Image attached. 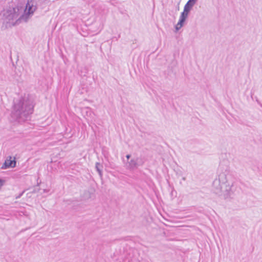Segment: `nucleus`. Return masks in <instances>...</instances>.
Here are the masks:
<instances>
[{"label":"nucleus","instance_id":"nucleus-16","mask_svg":"<svg viewBox=\"0 0 262 262\" xmlns=\"http://www.w3.org/2000/svg\"><path fill=\"white\" fill-rule=\"evenodd\" d=\"M183 180H185V178H183Z\"/></svg>","mask_w":262,"mask_h":262},{"label":"nucleus","instance_id":"nucleus-2","mask_svg":"<svg viewBox=\"0 0 262 262\" xmlns=\"http://www.w3.org/2000/svg\"><path fill=\"white\" fill-rule=\"evenodd\" d=\"M234 179L231 173L228 165L220 163L218 168L217 178L212 183V190L214 193L223 195L225 199L232 198L234 192Z\"/></svg>","mask_w":262,"mask_h":262},{"label":"nucleus","instance_id":"nucleus-5","mask_svg":"<svg viewBox=\"0 0 262 262\" xmlns=\"http://www.w3.org/2000/svg\"><path fill=\"white\" fill-rule=\"evenodd\" d=\"M16 165V160L15 157L8 156L6 160L5 161L3 165L1 166V169H7L9 168H14Z\"/></svg>","mask_w":262,"mask_h":262},{"label":"nucleus","instance_id":"nucleus-6","mask_svg":"<svg viewBox=\"0 0 262 262\" xmlns=\"http://www.w3.org/2000/svg\"><path fill=\"white\" fill-rule=\"evenodd\" d=\"M188 16V15L183 12L181 13L179 21L175 26V29L176 31H178L182 27H183Z\"/></svg>","mask_w":262,"mask_h":262},{"label":"nucleus","instance_id":"nucleus-12","mask_svg":"<svg viewBox=\"0 0 262 262\" xmlns=\"http://www.w3.org/2000/svg\"><path fill=\"white\" fill-rule=\"evenodd\" d=\"M188 1L195 4L197 2V0H188Z\"/></svg>","mask_w":262,"mask_h":262},{"label":"nucleus","instance_id":"nucleus-14","mask_svg":"<svg viewBox=\"0 0 262 262\" xmlns=\"http://www.w3.org/2000/svg\"><path fill=\"white\" fill-rule=\"evenodd\" d=\"M4 183H5V180L1 179V187L4 185Z\"/></svg>","mask_w":262,"mask_h":262},{"label":"nucleus","instance_id":"nucleus-15","mask_svg":"<svg viewBox=\"0 0 262 262\" xmlns=\"http://www.w3.org/2000/svg\"><path fill=\"white\" fill-rule=\"evenodd\" d=\"M39 185V183L38 182H37V186H38Z\"/></svg>","mask_w":262,"mask_h":262},{"label":"nucleus","instance_id":"nucleus-4","mask_svg":"<svg viewBox=\"0 0 262 262\" xmlns=\"http://www.w3.org/2000/svg\"><path fill=\"white\" fill-rule=\"evenodd\" d=\"M145 163V159L143 157H138L132 159L126 164V167L130 170H134L139 166H142Z\"/></svg>","mask_w":262,"mask_h":262},{"label":"nucleus","instance_id":"nucleus-3","mask_svg":"<svg viewBox=\"0 0 262 262\" xmlns=\"http://www.w3.org/2000/svg\"><path fill=\"white\" fill-rule=\"evenodd\" d=\"M34 106L33 101L28 96L25 95L14 100L11 113V121L23 123L30 120L34 111Z\"/></svg>","mask_w":262,"mask_h":262},{"label":"nucleus","instance_id":"nucleus-13","mask_svg":"<svg viewBox=\"0 0 262 262\" xmlns=\"http://www.w3.org/2000/svg\"><path fill=\"white\" fill-rule=\"evenodd\" d=\"M130 157H131L130 155H129V154H128L126 156V158H127V160H129V158H130Z\"/></svg>","mask_w":262,"mask_h":262},{"label":"nucleus","instance_id":"nucleus-11","mask_svg":"<svg viewBox=\"0 0 262 262\" xmlns=\"http://www.w3.org/2000/svg\"><path fill=\"white\" fill-rule=\"evenodd\" d=\"M25 191H26V190H23L21 193H20L18 195H17L15 197L16 199H19L23 195V194L24 193Z\"/></svg>","mask_w":262,"mask_h":262},{"label":"nucleus","instance_id":"nucleus-7","mask_svg":"<svg viewBox=\"0 0 262 262\" xmlns=\"http://www.w3.org/2000/svg\"><path fill=\"white\" fill-rule=\"evenodd\" d=\"M95 189L93 188H90L84 191L83 196L84 199L92 198L94 196Z\"/></svg>","mask_w":262,"mask_h":262},{"label":"nucleus","instance_id":"nucleus-9","mask_svg":"<svg viewBox=\"0 0 262 262\" xmlns=\"http://www.w3.org/2000/svg\"><path fill=\"white\" fill-rule=\"evenodd\" d=\"M102 168L103 165L99 162L96 163L95 168L99 173L100 178H102Z\"/></svg>","mask_w":262,"mask_h":262},{"label":"nucleus","instance_id":"nucleus-10","mask_svg":"<svg viewBox=\"0 0 262 262\" xmlns=\"http://www.w3.org/2000/svg\"><path fill=\"white\" fill-rule=\"evenodd\" d=\"M39 189H38L37 190L35 188H34L33 189V190L31 192H30L29 193H27V195H29L30 193H36V192L39 191Z\"/></svg>","mask_w":262,"mask_h":262},{"label":"nucleus","instance_id":"nucleus-1","mask_svg":"<svg viewBox=\"0 0 262 262\" xmlns=\"http://www.w3.org/2000/svg\"><path fill=\"white\" fill-rule=\"evenodd\" d=\"M37 9L35 0H28L24 8V4H18L17 6L9 7L4 9L3 14V24L6 27H11L19 24L21 21L27 22Z\"/></svg>","mask_w":262,"mask_h":262},{"label":"nucleus","instance_id":"nucleus-8","mask_svg":"<svg viewBox=\"0 0 262 262\" xmlns=\"http://www.w3.org/2000/svg\"><path fill=\"white\" fill-rule=\"evenodd\" d=\"M195 4L193 3H192L189 1L187 2V3L185 4L184 7V10L182 12L184 13L187 14V15L189 14L190 11L192 9L193 6Z\"/></svg>","mask_w":262,"mask_h":262}]
</instances>
